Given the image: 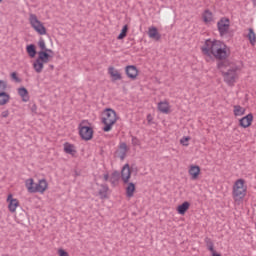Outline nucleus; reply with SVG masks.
<instances>
[{
    "label": "nucleus",
    "mask_w": 256,
    "mask_h": 256,
    "mask_svg": "<svg viewBox=\"0 0 256 256\" xmlns=\"http://www.w3.org/2000/svg\"><path fill=\"white\" fill-rule=\"evenodd\" d=\"M26 51L29 55V57H31V59H33V57H35V55H37V49L35 48L34 44H30L26 47Z\"/></svg>",
    "instance_id": "5701e85b"
},
{
    "label": "nucleus",
    "mask_w": 256,
    "mask_h": 256,
    "mask_svg": "<svg viewBox=\"0 0 256 256\" xmlns=\"http://www.w3.org/2000/svg\"><path fill=\"white\" fill-rule=\"evenodd\" d=\"M129 31V26L128 25H124L120 34L118 35L117 39L121 40V39H125V37H127V33Z\"/></svg>",
    "instance_id": "cd10ccee"
},
{
    "label": "nucleus",
    "mask_w": 256,
    "mask_h": 256,
    "mask_svg": "<svg viewBox=\"0 0 256 256\" xmlns=\"http://www.w3.org/2000/svg\"><path fill=\"white\" fill-rule=\"evenodd\" d=\"M49 68L51 69V71H53V69H55V66L53 64H50Z\"/></svg>",
    "instance_id": "a19ab883"
},
{
    "label": "nucleus",
    "mask_w": 256,
    "mask_h": 256,
    "mask_svg": "<svg viewBox=\"0 0 256 256\" xmlns=\"http://www.w3.org/2000/svg\"><path fill=\"white\" fill-rule=\"evenodd\" d=\"M18 95L21 96L22 101L24 103H27V101H29V90H27V88H25L23 86L18 88Z\"/></svg>",
    "instance_id": "f3484780"
},
{
    "label": "nucleus",
    "mask_w": 256,
    "mask_h": 256,
    "mask_svg": "<svg viewBox=\"0 0 256 256\" xmlns=\"http://www.w3.org/2000/svg\"><path fill=\"white\" fill-rule=\"evenodd\" d=\"M158 110L160 113H169V103L167 102H159Z\"/></svg>",
    "instance_id": "b1692460"
},
{
    "label": "nucleus",
    "mask_w": 256,
    "mask_h": 256,
    "mask_svg": "<svg viewBox=\"0 0 256 256\" xmlns=\"http://www.w3.org/2000/svg\"><path fill=\"white\" fill-rule=\"evenodd\" d=\"M189 207H191V204L188 201L183 202L177 207V211L179 215H185L187 211H189Z\"/></svg>",
    "instance_id": "6ab92c4d"
},
{
    "label": "nucleus",
    "mask_w": 256,
    "mask_h": 256,
    "mask_svg": "<svg viewBox=\"0 0 256 256\" xmlns=\"http://www.w3.org/2000/svg\"><path fill=\"white\" fill-rule=\"evenodd\" d=\"M200 173L201 167H199L198 165L191 166L189 169V175H191L192 179H198Z\"/></svg>",
    "instance_id": "a211bd4d"
},
{
    "label": "nucleus",
    "mask_w": 256,
    "mask_h": 256,
    "mask_svg": "<svg viewBox=\"0 0 256 256\" xmlns=\"http://www.w3.org/2000/svg\"><path fill=\"white\" fill-rule=\"evenodd\" d=\"M201 51L206 57L213 56L220 61L217 64V68L220 69L225 83H227V85H233L235 79H237V68H229L226 72L223 71V69H227V67L231 65V62L227 60L229 55H231L227 44H224L220 40L211 41V39H207L201 47Z\"/></svg>",
    "instance_id": "f257e3e1"
},
{
    "label": "nucleus",
    "mask_w": 256,
    "mask_h": 256,
    "mask_svg": "<svg viewBox=\"0 0 256 256\" xmlns=\"http://www.w3.org/2000/svg\"><path fill=\"white\" fill-rule=\"evenodd\" d=\"M102 123L105 125L103 127L104 133H109L113 129V125L117 123V112L111 108H106L104 110V117L102 118Z\"/></svg>",
    "instance_id": "7ed1b4c3"
},
{
    "label": "nucleus",
    "mask_w": 256,
    "mask_h": 256,
    "mask_svg": "<svg viewBox=\"0 0 256 256\" xmlns=\"http://www.w3.org/2000/svg\"><path fill=\"white\" fill-rule=\"evenodd\" d=\"M111 181H119V179H121V173H119V171L115 170L111 177H110Z\"/></svg>",
    "instance_id": "c85d7f7f"
},
{
    "label": "nucleus",
    "mask_w": 256,
    "mask_h": 256,
    "mask_svg": "<svg viewBox=\"0 0 256 256\" xmlns=\"http://www.w3.org/2000/svg\"><path fill=\"white\" fill-rule=\"evenodd\" d=\"M1 117H3V118L9 117V110L3 111V112L1 113Z\"/></svg>",
    "instance_id": "e433bc0d"
},
{
    "label": "nucleus",
    "mask_w": 256,
    "mask_h": 256,
    "mask_svg": "<svg viewBox=\"0 0 256 256\" xmlns=\"http://www.w3.org/2000/svg\"><path fill=\"white\" fill-rule=\"evenodd\" d=\"M1 1H3V0H0V3H1Z\"/></svg>",
    "instance_id": "c03bdc74"
},
{
    "label": "nucleus",
    "mask_w": 256,
    "mask_h": 256,
    "mask_svg": "<svg viewBox=\"0 0 256 256\" xmlns=\"http://www.w3.org/2000/svg\"><path fill=\"white\" fill-rule=\"evenodd\" d=\"M104 181H109V174H104Z\"/></svg>",
    "instance_id": "58836bf2"
},
{
    "label": "nucleus",
    "mask_w": 256,
    "mask_h": 256,
    "mask_svg": "<svg viewBox=\"0 0 256 256\" xmlns=\"http://www.w3.org/2000/svg\"><path fill=\"white\" fill-rule=\"evenodd\" d=\"M38 47L41 49V51H46L47 50V46L45 45V40L43 39V37H41L39 39Z\"/></svg>",
    "instance_id": "c756f323"
},
{
    "label": "nucleus",
    "mask_w": 256,
    "mask_h": 256,
    "mask_svg": "<svg viewBox=\"0 0 256 256\" xmlns=\"http://www.w3.org/2000/svg\"><path fill=\"white\" fill-rule=\"evenodd\" d=\"M7 91V82L0 80V93Z\"/></svg>",
    "instance_id": "2f4dec72"
},
{
    "label": "nucleus",
    "mask_w": 256,
    "mask_h": 256,
    "mask_svg": "<svg viewBox=\"0 0 256 256\" xmlns=\"http://www.w3.org/2000/svg\"><path fill=\"white\" fill-rule=\"evenodd\" d=\"M49 59H53V55L47 53V51H39L38 58L33 63L34 70L36 73H41L45 63H49Z\"/></svg>",
    "instance_id": "423d86ee"
},
{
    "label": "nucleus",
    "mask_w": 256,
    "mask_h": 256,
    "mask_svg": "<svg viewBox=\"0 0 256 256\" xmlns=\"http://www.w3.org/2000/svg\"><path fill=\"white\" fill-rule=\"evenodd\" d=\"M248 31H249V33H248L247 37H248L250 43L252 45H255V43H256L255 30H253V28H249Z\"/></svg>",
    "instance_id": "a878e982"
},
{
    "label": "nucleus",
    "mask_w": 256,
    "mask_h": 256,
    "mask_svg": "<svg viewBox=\"0 0 256 256\" xmlns=\"http://www.w3.org/2000/svg\"><path fill=\"white\" fill-rule=\"evenodd\" d=\"M245 113V108L241 107L240 105L234 106V115L235 117H241Z\"/></svg>",
    "instance_id": "bb28decb"
},
{
    "label": "nucleus",
    "mask_w": 256,
    "mask_h": 256,
    "mask_svg": "<svg viewBox=\"0 0 256 256\" xmlns=\"http://www.w3.org/2000/svg\"><path fill=\"white\" fill-rule=\"evenodd\" d=\"M58 255L59 256H69V253L63 249L58 250Z\"/></svg>",
    "instance_id": "f704fd0d"
},
{
    "label": "nucleus",
    "mask_w": 256,
    "mask_h": 256,
    "mask_svg": "<svg viewBox=\"0 0 256 256\" xmlns=\"http://www.w3.org/2000/svg\"><path fill=\"white\" fill-rule=\"evenodd\" d=\"M121 179L123 183L128 184L126 187V196L133 197L135 194V183L129 182L131 179V167L129 164H125L121 170Z\"/></svg>",
    "instance_id": "f03ea898"
},
{
    "label": "nucleus",
    "mask_w": 256,
    "mask_h": 256,
    "mask_svg": "<svg viewBox=\"0 0 256 256\" xmlns=\"http://www.w3.org/2000/svg\"><path fill=\"white\" fill-rule=\"evenodd\" d=\"M108 73L112 77V81H121L123 79L121 73H119V71L116 70L113 66L109 67Z\"/></svg>",
    "instance_id": "ddd939ff"
},
{
    "label": "nucleus",
    "mask_w": 256,
    "mask_h": 256,
    "mask_svg": "<svg viewBox=\"0 0 256 256\" xmlns=\"http://www.w3.org/2000/svg\"><path fill=\"white\" fill-rule=\"evenodd\" d=\"M147 119H148V122L151 123V119H152V118H151V114H149V115L147 116Z\"/></svg>",
    "instance_id": "79ce46f5"
},
{
    "label": "nucleus",
    "mask_w": 256,
    "mask_h": 256,
    "mask_svg": "<svg viewBox=\"0 0 256 256\" xmlns=\"http://www.w3.org/2000/svg\"><path fill=\"white\" fill-rule=\"evenodd\" d=\"M64 151L68 155H75V153H77V150H75V145L70 144L69 142L64 144Z\"/></svg>",
    "instance_id": "aec40b11"
},
{
    "label": "nucleus",
    "mask_w": 256,
    "mask_h": 256,
    "mask_svg": "<svg viewBox=\"0 0 256 256\" xmlns=\"http://www.w3.org/2000/svg\"><path fill=\"white\" fill-rule=\"evenodd\" d=\"M100 187L101 189L98 191L100 199H109V196L107 195L109 186L107 184H101Z\"/></svg>",
    "instance_id": "dca6fc26"
},
{
    "label": "nucleus",
    "mask_w": 256,
    "mask_h": 256,
    "mask_svg": "<svg viewBox=\"0 0 256 256\" xmlns=\"http://www.w3.org/2000/svg\"><path fill=\"white\" fill-rule=\"evenodd\" d=\"M233 199L234 201H243L247 195V187H245V180L238 179L233 186Z\"/></svg>",
    "instance_id": "39448f33"
},
{
    "label": "nucleus",
    "mask_w": 256,
    "mask_h": 256,
    "mask_svg": "<svg viewBox=\"0 0 256 256\" xmlns=\"http://www.w3.org/2000/svg\"><path fill=\"white\" fill-rule=\"evenodd\" d=\"M29 21L31 27L34 28V31H36L38 35H47V28H45L43 22L39 21L37 15L30 14Z\"/></svg>",
    "instance_id": "0eeeda50"
},
{
    "label": "nucleus",
    "mask_w": 256,
    "mask_h": 256,
    "mask_svg": "<svg viewBox=\"0 0 256 256\" xmlns=\"http://www.w3.org/2000/svg\"><path fill=\"white\" fill-rule=\"evenodd\" d=\"M119 157L121 161L125 160V157H127V152L129 151V148L127 147V143L122 142L119 145Z\"/></svg>",
    "instance_id": "4468645a"
},
{
    "label": "nucleus",
    "mask_w": 256,
    "mask_h": 256,
    "mask_svg": "<svg viewBox=\"0 0 256 256\" xmlns=\"http://www.w3.org/2000/svg\"><path fill=\"white\" fill-rule=\"evenodd\" d=\"M253 123V114L249 113L246 116L242 117L239 120V126L243 129H247V127H251V124Z\"/></svg>",
    "instance_id": "f8f14e48"
},
{
    "label": "nucleus",
    "mask_w": 256,
    "mask_h": 256,
    "mask_svg": "<svg viewBox=\"0 0 256 256\" xmlns=\"http://www.w3.org/2000/svg\"><path fill=\"white\" fill-rule=\"evenodd\" d=\"M25 186L28 193H43L44 191H47L49 183H47L46 179H41L38 183H35L33 178H29L26 180Z\"/></svg>",
    "instance_id": "20e7f679"
},
{
    "label": "nucleus",
    "mask_w": 256,
    "mask_h": 256,
    "mask_svg": "<svg viewBox=\"0 0 256 256\" xmlns=\"http://www.w3.org/2000/svg\"><path fill=\"white\" fill-rule=\"evenodd\" d=\"M8 209L10 213H15L17 208L19 207V200L17 198H13V194H9L7 197Z\"/></svg>",
    "instance_id": "9b49d317"
},
{
    "label": "nucleus",
    "mask_w": 256,
    "mask_h": 256,
    "mask_svg": "<svg viewBox=\"0 0 256 256\" xmlns=\"http://www.w3.org/2000/svg\"><path fill=\"white\" fill-rule=\"evenodd\" d=\"M230 27H231V20L227 17H222L217 22V28L220 33V37H225V35H227V33H229Z\"/></svg>",
    "instance_id": "6e6552de"
},
{
    "label": "nucleus",
    "mask_w": 256,
    "mask_h": 256,
    "mask_svg": "<svg viewBox=\"0 0 256 256\" xmlns=\"http://www.w3.org/2000/svg\"><path fill=\"white\" fill-rule=\"evenodd\" d=\"M131 137H132V145L134 147H139V145H141V141L135 136H131Z\"/></svg>",
    "instance_id": "72a5a7b5"
},
{
    "label": "nucleus",
    "mask_w": 256,
    "mask_h": 256,
    "mask_svg": "<svg viewBox=\"0 0 256 256\" xmlns=\"http://www.w3.org/2000/svg\"><path fill=\"white\" fill-rule=\"evenodd\" d=\"M10 77L13 81H15V83H21V81H23L21 78H19V76H17V72H12Z\"/></svg>",
    "instance_id": "7c9ffc66"
},
{
    "label": "nucleus",
    "mask_w": 256,
    "mask_h": 256,
    "mask_svg": "<svg viewBox=\"0 0 256 256\" xmlns=\"http://www.w3.org/2000/svg\"><path fill=\"white\" fill-rule=\"evenodd\" d=\"M22 213H25V210H22Z\"/></svg>",
    "instance_id": "37998d69"
},
{
    "label": "nucleus",
    "mask_w": 256,
    "mask_h": 256,
    "mask_svg": "<svg viewBox=\"0 0 256 256\" xmlns=\"http://www.w3.org/2000/svg\"><path fill=\"white\" fill-rule=\"evenodd\" d=\"M188 141H191V137L186 136L180 140V143L181 145H184V147H187L189 145V143H187Z\"/></svg>",
    "instance_id": "473e14b6"
},
{
    "label": "nucleus",
    "mask_w": 256,
    "mask_h": 256,
    "mask_svg": "<svg viewBox=\"0 0 256 256\" xmlns=\"http://www.w3.org/2000/svg\"><path fill=\"white\" fill-rule=\"evenodd\" d=\"M205 243H206V247L208 249V251H210L211 253H215V245L213 244V240H211V238L206 237L205 238Z\"/></svg>",
    "instance_id": "393cba45"
},
{
    "label": "nucleus",
    "mask_w": 256,
    "mask_h": 256,
    "mask_svg": "<svg viewBox=\"0 0 256 256\" xmlns=\"http://www.w3.org/2000/svg\"><path fill=\"white\" fill-rule=\"evenodd\" d=\"M125 73H126L128 79L135 81V79H137V77L139 75V70L137 69V66H135V65H128L125 67Z\"/></svg>",
    "instance_id": "9d476101"
},
{
    "label": "nucleus",
    "mask_w": 256,
    "mask_h": 256,
    "mask_svg": "<svg viewBox=\"0 0 256 256\" xmlns=\"http://www.w3.org/2000/svg\"><path fill=\"white\" fill-rule=\"evenodd\" d=\"M93 128L91 126H83L79 124V135L83 141H91L93 139Z\"/></svg>",
    "instance_id": "1a4fd4ad"
},
{
    "label": "nucleus",
    "mask_w": 256,
    "mask_h": 256,
    "mask_svg": "<svg viewBox=\"0 0 256 256\" xmlns=\"http://www.w3.org/2000/svg\"><path fill=\"white\" fill-rule=\"evenodd\" d=\"M11 100V95L7 92H0V105H7L8 101Z\"/></svg>",
    "instance_id": "412c9836"
},
{
    "label": "nucleus",
    "mask_w": 256,
    "mask_h": 256,
    "mask_svg": "<svg viewBox=\"0 0 256 256\" xmlns=\"http://www.w3.org/2000/svg\"><path fill=\"white\" fill-rule=\"evenodd\" d=\"M148 35L150 39H155V41H159L161 39V34H159L157 27H150L148 30Z\"/></svg>",
    "instance_id": "2eb2a0df"
},
{
    "label": "nucleus",
    "mask_w": 256,
    "mask_h": 256,
    "mask_svg": "<svg viewBox=\"0 0 256 256\" xmlns=\"http://www.w3.org/2000/svg\"><path fill=\"white\" fill-rule=\"evenodd\" d=\"M110 183H112V185L115 187V185H117V183H119V181H113L110 179Z\"/></svg>",
    "instance_id": "ea45409f"
},
{
    "label": "nucleus",
    "mask_w": 256,
    "mask_h": 256,
    "mask_svg": "<svg viewBox=\"0 0 256 256\" xmlns=\"http://www.w3.org/2000/svg\"><path fill=\"white\" fill-rule=\"evenodd\" d=\"M203 21L204 23H211V21H213V12H211V10L207 9L204 11Z\"/></svg>",
    "instance_id": "4be33fe9"
},
{
    "label": "nucleus",
    "mask_w": 256,
    "mask_h": 256,
    "mask_svg": "<svg viewBox=\"0 0 256 256\" xmlns=\"http://www.w3.org/2000/svg\"><path fill=\"white\" fill-rule=\"evenodd\" d=\"M46 53H48V55H52V57L55 55V52L49 48H46Z\"/></svg>",
    "instance_id": "4c0bfd02"
},
{
    "label": "nucleus",
    "mask_w": 256,
    "mask_h": 256,
    "mask_svg": "<svg viewBox=\"0 0 256 256\" xmlns=\"http://www.w3.org/2000/svg\"><path fill=\"white\" fill-rule=\"evenodd\" d=\"M30 109L32 113H37V104H32V106H30Z\"/></svg>",
    "instance_id": "c9c22d12"
}]
</instances>
